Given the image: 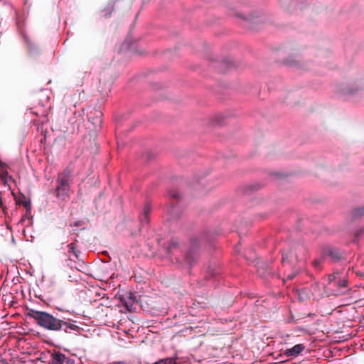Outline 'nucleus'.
Wrapping results in <instances>:
<instances>
[{
	"instance_id": "obj_1",
	"label": "nucleus",
	"mask_w": 364,
	"mask_h": 364,
	"mask_svg": "<svg viewBox=\"0 0 364 364\" xmlns=\"http://www.w3.org/2000/svg\"><path fill=\"white\" fill-rule=\"evenodd\" d=\"M25 314H26V316L34 318L38 324L45 328L53 331L61 329L60 320L54 318L46 312L30 310L26 314L24 313Z\"/></svg>"
},
{
	"instance_id": "obj_2",
	"label": "nucleus",
	"mask_w": 364,
	"mask_h": 364,
	"mask_svg": "<svg viewBox=\"0 0 364 364\" xmlns=\"http://www.w3.org/2000/svg\"><path fill=\"white\" fill-rule=\"evenodd\" d=\"M304 350V345L299 343L294 346L291 348L286 349L284 351V355L287 357L294 358L299 355Z\"/></svg>"
},
{
	"instance_id": "obj_3",
	"label": "nucleus",
	"mask_w": 364,
	"mask_h": 364,
	"mask_svg": "<svg viewBox=\"0 0 364 364\" xmlns=\"http://www.w3.org/2000/svg\"><path fill=\"white\" fill-rule=\"evenodd\" d=\"M70 175V173L68 169H65L62 173H60L58 176L57 186H69Z\"/></svg>"
},
{
	"instance_id": "obj_4",
	"label": "nucleus",
	"mask_w": 364,
	"mask_h": 364,
	"mask_svg": "<svg viewBox=\"0 0 364 364\" xmlns=\"http://www.w3.org/2000/svg\"><path fill=\"white\" fill-rule=\"evenodd\" d=\"M69 186H57L56 192L57 197L61 200H65L68 197Z\"/></svg>"
},
{
	"instance_id": "obj_5",
	"label": "nucleus",
	"mask_w": 364,
	"mask_h": 364,
	"mask_svg": "<svg viewBox=\"0 0 364 364\" xmlns=\"http://www.w3.org/2000/svg\"><path fill=\"white\" fill-rule=\"evenodd\" d=\"M52 360L53 364H64L66 356L61 353H55L52 355Z\"/></svg>"
},
{
	"instance_id": "obj_6",
	"label": "nucleus",
	"mask_w": 364,
	"mask_h": 364,
	"mask_svg": "<svg viewBox=\"0 0 364 364\" xmlns=\"http://www.w3.org/2000/svg\"><path fill=\"white\" fill-rule=\"evenodd\" d=\"M151 211L149 204H146L144 208L143 213L139 216V220L142 223H146L148 222L149 214Z\"/></svg>"
},
{
	"instance_id": "obj_7",
	"label": "nucleus",
	"mask_w": 364,
	"mask_h": 364,
	"mask_svg": "<svg viewBox=\"0 0 364 364\" xmlns=\"http://www.w3.org/2000/svg\"><path fill=\"white\" fill-rule=\"evenodd\" d=\"M60 326L61 329H63L65 332H68L70 330L76 331L78 328L77 326L75 324L67 321H60Z\"/></svg>"
},
{
	"instance_id": "obj_8",
	"label": "nucleus",
	"mask_w": 364,
	"mask_h": 364,
	"mask_svg": "<svg viewBox=\"0 0 364 364\" xmlns=\"http://www.w3.org/2000/svg\"><path fill=\"white\" fill-rule=\"evenodd\" d=\"M23 205H24V210H26V213L24 214V222H25L26 218H28V220L30 219L31 210V203H30V201H28L26 199L25 196H24Z\"/></svg>"
},
{
	"instance_id": "obj_9",
	"label": "nucleus",
	"mask_w": 364,
	"mask_h": 364,
	"mask_svg": "<svg viewBox=\"0 0 364 364\" xmlns=\"http://www.w3.org/2000/svg\"><path fill=\"white\" fill-rule=\"evenodd\" d=\"M196 257V254L195 252H193L192 250H190L188 254L186 256L185 260L188 264L192 265L193 261Z\"/></svg>"
},
{
	"instance_id": "obj_10",
	"label": "nucleus",
	"mask_w": 364,
	"mask_h": 364,
	"mask_svg": "<svg viewBox=\"0 0 364 364\" xmlns=\"http://www.w3.org/2000/svg\"><path fill=\"white\" fill-rule=\"evenodd\" d=\"M176 360L173 358H166L159 361L155 362L153 364H176Z\"/></svg>"
},
{
	"instance_id": "obj_11",
	"label": "nucleus",
	"mask_w": 364,
	"mask_h": 364,
	"mask_svg": "<svg viewBox=\"0 0 364 364\" xmlns=\"http://www.w3.org/2000/svg\"><path fill=\"white\" fill-rule=\"evenodd\" d=\"M12 356L9 364H23V360L21 358H19L18 355H16V356H14L12 353L11 354Z\"/></svg>"
},
{
	"instance_id": "obj_12",
	"label": "nucleus",
	"mask_w": 364,
	"mask_h": 364,
	"mask_svg": "<svg viewBox=\"0 0 364 364\" xmlns=\"http://www.w3.org/2000/svg\"><path fill=\"white\" fill-rule=\"evenodd\" d=\"M336 282L341 291L347 287V281L346 279H339Z\"/></svg>"
},
{
	"instance_id": "obj_13",
	"label": "nucleus",
	"mask_w": 364,
	"mask_h": 364,
	"mask_svg": "<svg viewBox=\"0 0 364 364\" xmlns=\"http://www.w3.org/2000/svg\"><path fill=\"white\" fill-rule=\"evenodd\" d=\"M291 255H292V252L291 251H284L282 252V259H283V262L284 261H289V259H291Z\"/></svg>"
},
{
	"instance_id": "obj_14",
	"label": "nucleus",
	"mask_w": 364,
	"mask_h": 364,
	"mask_svg": "<svg viewBox=\"0 0 364 364\" xmlns=\"http://www.w3.org/2000/svg\"><path fill=\"white\" fill-rule=\"evenodd\" d=\"M26 45V46L31 50V51H32L33 48V45L32 43V42L28 40L25 36H24V45Z\"/></svg>"
},
{
	"instance_id": "obj_15",
	"label": "nucleus",
	"mask_w": 364,
	"mask_h": 364,
	"mask_svg": "<svg viewBox=\"0 0 364 364\" xmlns=\"http://www.w3.org/2000/svg\"><path fill=\"white\" fill-rule=\"evenodd\" d=\"M97 114H98L99 116L96 117L95 122H92V123L94 124L100 125L101 124V119H100V113L98 112Z\"/></svg>"
},
{
	"instance_id": "obj_16",
	"label": "nucleus",
	"mask_w": 364,
	"mask_h": 364,
	"mask_svg": "<svg viewBox=\"0 0 364 364\" xmlns=\"http://www.w3.org/2000/svg\"><path fill=\"white\" fill-rule=\"evenodd\" d=\"M338 274V273H334L333 274H332L329 277V280H330L331 283L333 282L334 280H336Z\"/></svg>"
},
{
	"instance_id": "obj_17",
	"label": "nucleus",
	"mask_w": 364,
	"mask_h": 364,
	"mask_svg": "<svg viewBox=\"0 0 364 364\" xmlns=\"http://www.w3.org/2000/svg\"><path fill=\"white\" fill-rule=\"evenodd\" d=\"M68 247H69L70 252H71L74 253L75 255H76L75 252V245H74L73 243L70 244L68 245Z\"/></svg>"
},
{
	"instance_id": "obj_18",
	"label": "nucleus",
	"mask_w": 364,
	"mask_h": 364,
	"mask_svg": "<svg viewBox=\"0 0 364 364\" xmlns=\"http://www.w3.org/2000/svg\"><path fill=\"white\" fill-rule=\"evenodd\" d=\"M64 364H75L74 360L66 357V361H65Z\"/></svg>"
},
{
	"instance_id": "obj_19",
	"label": "nucleus",
	"mask_w": 364,
	"mask_h": 364,
	"mask_svg": "<svg viewBox=\"0 0 364 364\" xmlns=\"http://www.w3.org/2000/svg\"><path fill=\"white\" fill-rule=\"evenodd\" d=\"M176 245L177 243L173 241L168 247L169 250H171Z\"/></svg>"
},
{
	"instance_id": "obj_20",
	"label": "nucleus",
	"mask_w": 364,
	"mask_h": 364,
	"mask_svg": "<svg viewBox=\"0 0 364 364\" xmlns=\"http://www.w3.org/2000/svg\"><path fill=\"white\" fill-rule=\"evenodd\" d=\"M171 196L172 198H178V194H177V193H173V194H171Z\"/></svg>"
},
{
	"instance_id": "obj_21",
	"label": "nucleus",
	"mask_w": 364,
	"mask_h": 364,
	"mask_svg": "<svg viewBox=\"0 0 364 364\" xmlns=\"http://www.w3.org/2000/svg\"><path fill=\"white\" fill-rule=\"evenodd\" d=\"M114 364H124L123 362H117Z\"/></svg>"
},
{
	"instance_id": "obj_22",
	"label": "nucleus",
	"mask_w": 364,
	"mask_h": 364,
	"mask_svg": "<svg viewBox=\"0 0 364 364\" xmlns=\"http://www.w3.org/2000/svg\"><path fill=\"white\" fill-rule=\"evenodd\" d=\"M364 210V208H361V209H358V211H363Z\"/></svg>"
},
{
	"instance_id": "obj_23",
	"label": "nucleus",
	"mask_w": 364,
	"mask_h": 364,
	"mask_svg": "<svg viewBox=\"0 0 364 364\" xmlns=\"http://www.w3.org/2000/svg\"><path fill=\"white\" fill-rule=\"evenodd\" d=\"M23 222V217L20 219L19 223Z\"/></svg>"
}]
</instances>
